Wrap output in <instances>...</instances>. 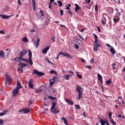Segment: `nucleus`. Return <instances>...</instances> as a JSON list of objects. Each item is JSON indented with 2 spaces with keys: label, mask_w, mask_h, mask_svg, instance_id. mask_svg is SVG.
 <instances>
[{
  "label": "nucleus",
  "mask_w": 125,
  "mask_h": 125,
  "mask_svg": "<svg viewBox=\"0 0 125 125\" xmlns=\"http://www.w3.org/2000/svg\"><path fill=\"white\" fill-rule=\"evenodd\" d=\"M115 66H116V63H113L112 64V68L113 69V70H115V69H116V67H115Z\"/></svg>",
  "instance_id": "nucleus-49"
},
{
  "label": "nucleus",
  "mask_w": 125,
  "mask_h": 125,
  "mask_svg": "<svg viewBox=\"0 0 125 125\" xmlns=\"http://www.w3.org/2000/svg\"><path fill=\"white\" fill-rule=\"evenodd\" d=\"M105 124L107 125H110V124H109V123L108 122V121L106 120V121L105 122Z\"/></svg>",
  "instance_id": "nucleus-64"
},
{
  "label": "nucleus",
  "mask_w": 125,
  "mask_h": 125,
  "mask_svg": "<svg viewBox=\"0 0 125 125\" xmlns=\"http://www.w3.org/2000/svg\"><path fill=\"white\" fill-rule=\"evenodd\" d=\"M77 76L79 79H82L83 78V76L80 74H77Z\"/></svg>",
  "instance_id": "nucleus-48"
},
{
  "label": "nucleus",
  "mask_w": 125,
  "mask_h": 125,
  "mask_svg": "<svg viewBox=\"0 0 125 125\" xmlns=\"http://www.w3.org/2000/svg\"><path fill=\"white\" fill-rule=\"evenodd\" d=\"M75 11L76 12H77V13H78V11L80 10V9H81V7H80L79 6V5H78L77 4H75Z\"/></svg>",
  "instance_id": "nucleus-19"
},
{
  "label": "nucleus",
  "mask_w": 125,
  "mask_h": 125,
  "mask_svg": "<svg viewBox=\"0 0 125 125\" xmlns=\"http://www.w3.org/2000/svg\"><path fill=\"white\" fill-rule=\"evenodd\" d=\"M60 13H61V15L62 16L64 14V12L62 10H60Z\"/></svg>",
  "instance_id": "nucleus-50"
},
{
  "label": "nucleus",
  "mask_w": 125,
  "mask_h": 125,
  "mask_svg": "<svg viewBox=\"0 0 125 125\" xmlns=\"http://www.w3.org/2000/svg\"><path fill=\"white\" fill-rule=\"evenodd\" d=\"M0 34H1V35H5V32H4V30H1L0 31Z\"/></svg>",
  "instance_id": "nucleus-45"
},
{
  "label": "nucleus",
  "mask_w": 125,
  "mask_h": 125,
  "mask_svg": "<svg viewBox=\"0 0 125 125\" xmlns=\"http://www.w3.org/2000/svg\"><path fill=\"white\" fill-rule=\"evenodd\" d=\"M76 90L78 93V98H77V99H81V98L83 97V88L81 86L77 87Z\"/></svg>",
  "instance_id": "nucleus-2"
},
{
  "label": "nucleus",
  "mask_w": 125,
  "mask_h": 125,
  "mask_svg": "<svg viewBox=\"0 0 125 125\" xmlns=\"http://www.w3.org/2000/svg\"><path fill=\"white\" fill-rule=\"evenodd\" d=\"M70 76H71V75H64V76H63V78H64L65 80H67V81H68L69 78H70Z\"/></svg>",
  "instance_id": "nucleus-29"
},
{
  "label": "nucleus",
  "mask_w": 125,
  "mask_h": 125,
  "mask_svg": "<svg viewBox=\"0 0 125 125\" xmlns=\"http://www.w3.org/2000/svg\"><path fill=\"white\" fill-rule=\"evenodd\" d=\"M28 56L29 57V59L31 60L32 59V52H31V50H29L28 51Z\"/></svg>",
  "instance_id": "nucleus-30"
},
{
  "label": "nucleus",
  "mask_w": 125,
  "mask_h": 125,
  "mask_svg": "<svg viewBox=\"0 0 125 125\" xmlns=\"http://www.w3.org/2000/svg\"><path fill=\"white\" fill-rule=\"evenodd\" d=\"M69 73L71 74V75H74V72H73L72 70L69 71Z\"/></svg>",
  "instance_id": "nucleus-56"
},
{
  "label": "nucleus",
  "mask_w": 125,
  "mask_h": 125,
  "mask_svg": "<svg viewBox=\"0 0 125 125\" xmlns=\"http://www.w3.org/2000/svg\"><path fill=\"white\" fill-rule=\"evenodd\" d=\"M107 121V119H101V121H100V123H101V125H105V124H106V122Z\"/></svg>",
  "instance_id": "nucleus-15"
},
{
  "label": "nucleus",
  "mask_w": 125,
  "mask_h": 125,
  "mask_svg": "<svg viewBox=\"0 0 125 125\" xmlns=\"http://www.w3.org/2000/svg\"><path fill=\"white\" fill-rule=\"evenodd\" d=\"M30 110H31V109H23L24 114H28V113L30 112Z\"/></svg>",
  "instance_id": "nucleus-22"
},
{
  "label": "nucleus",
  "mask_w": 125,
  "mask_h": 125,
  "mask_svg": "<svg viewBox=\"0 0 125 125\" xmlns=\"http://www.w3.org/2000/svg\"><path fill=\"white\" fill-rule=\"evenodd\" d=\"M50 74H51L52 75L53 74H56V71H55L54 70H51Z\"/></svg>",
  "instance_id": "nucleus-47"
},
{
  "label": "nucleus",
  "mask_w": 125,
  "mask_h": 125,
  "mask_svg": "<svg viewBox=\"0 0 125 125\" xmlns=\"http://www.w3.org/2000/svg\"><path fill=\"white\" fill-rule=\"evenodd\" d=\"M20 113H21L22 112H24V109H21L19 111Z\"/></svg>",
  "instance_id": "nucleus-60"
},
{
  "label": "nucleus",
  "mask_w": 125,
  "mask_h": 125,
  "mask_svg": "<svg viewBox=\"0 0 125 125\" xmlns=\"http://www.w3.org/2000/svg\"><path fill=\"white\" fill-rule=\"evenodd\" d=\"M18 65V66L21 67V68H24L27 66V63H22V62L19 63Z\"/></svg>",
  "instance_id": "nucleus-13"
},
{
  "label": "nucleus",
  "mask_w": 125,
  "mask_h": 125,
  "mask_svg": "<svg viewBox=\"0 0 125 125\" xmlns=\"http://www.w3.org/2000/svg\"><path fill=\"white\" fill-rule=\"evenodd\" d=\"M106 84H111L112 83V82H111V80L109 79L106 81Z\"/></svg>",
  "instance_id": "nucleus-33"
},
{
  "label": "nucleus",
  "mask_w": 125,
  "mask_h": 125,
  "mask_svg": "<svg viewBox=\"0 0 125 125\" xmlns=\"http://www.w3.org/2000/svg\"><path fill=\"white\" fill-rule=\"evenodd\" d=\"M56 105H57V104H56L55 102H53L52 103V106L51 108H52V109H53V108H55V106H56Z\"/></svg>",
  "instance_id": "nucleus-26"
},
{
  "label": "nucleus",
  "mask_w": 125,
  "mask_h": 125,
  "mask_svg": "<svg viewBox=\"0 0 125 125\" xmlns=\"http://www.w3.org/2000/svg\"><path fill=\"white\" fill-rule=\"evenodd\" d=\"M109 118L110 120H111L112 119V112H109Z\"/></svg>",
  "instance_id": "nucleus-43"
},
{
  "label": "nucleus",
  "mask_w": 125,
  "mask_h": 125,
  "mask_svg": "<svg viewBox=\"0 0 125 125\" xmlns=\"http://www.w3.org/2000/svg\"><path fill=\"white\" fill-rule=\"evenodd\" d=\"M81 59L82 62H83V63L85 62V60H84V59H83L82 58H81Z\"/></svg>",
  "instance_id": "nucleus-54"
},
{
  "label": "nucleus",
  "mask_w": 125,
  "mask_h": 125,
  "mask_svg": "<svg viewBox=\"0 0 125 125\" xmlns=\"http://www.w3.org/2000/svg\"><path fill=\"white\" fill-rule=\"evenodd\" d=\"M65 101H66V103L69 104V105H74V102H73V101H72L71 100L65 99Z\"/></svg>",
  "instance_id": "nucleus-14"
},
{
  "label": "nucleus",
  "mask_w": 125,
  "mask_h": 125,
  "mask_svg": "<svg viewBox=\"0 0 125 125\" xmlns=\"http://www.w3.org/2000/svg\"><path fill=\"white\" fill-rule=\"evenodd\" d=\"M18 2L19 4H20V5L22 4V3H21V1H20V0H18Z\"/></svg>",
  "instance_id": "nucleus-61"
},
{
  "label": "nucleus",
  "mask_w": 125,
  "mask_h": 125,
  "mask_svg": "<svg viewBox=\"0 0 125 125\" xmlns=\"http://www.w3.org/2000/svg\"><path fill=\"white\" fill-rule=\"evenodd\" d=\"M113 20L114 23H118V22L120 21V18H118L117 19L113 18Z\"/></svg>",
  "instance_id": "nucleus-27"
},
{
  "label": "nucleus",
  "mask_w": 125,
  "mask_h": 125,
  "mask_svg": "<svg viewBox=\"0 0 125 125\" xmlns=\"http://www.w3.org/2000/svg\"><path fill=\"white\" fill-rule=\"evenodd\" d=\"M28 62L30 65H31V66L33 65V61L32 60V59H31V60L29 59Z\"/></svg>",
  "instance_id": "nucleus-34"
},
{
  "label": "nucleus",
  "mask_w": 125,
  "mask_h": 125,
  "mask_svg": "<svg viewBox=\"0 0 125 125\" xmlns=\"http://www.w3.org/2000/svg\"><path fill=\"white\" fill-rule=\"evenodd\" d=\"M110 121L111 122V124L114 125H117V123H116L113 119H110Z\"/></svg>",
  "instance_id": "nucleus-31"
},
{
  "label": "nucleus",
  "mask_w": 125,
  "mask_h": 125,
  "mask_svg": "<svg viewBox=\"0 0 125 125\" xmlns=\"http://www.w3.org/2000/svg\"><path fill=\"white\" fill-rule=\"evenodd\" d=\"M49 49V46H47L45 48L43 49L42 50V53H44V54H46V53H47V51Z\"/></svg>",
  "instance_id": "nucleus-17"
},
{
  "label": "nucleus",
  "mask_w": 125,
  "mask_h": 125,
  "mask_svg": "<svg viewBox=\"0 0 125 125\" xmlns=\"http://www.w3.org/2000/svg\"><path fill=\"white\" fill-rule=\"evenodd\" d=\"M46 60L47 61L48 63H50V64H52V65H54V63L51 62L49 60H48V59L46 58Z\"/></svg>",
  "instance_id": "nucleus-42"
},
{
  "label": "nucleus",
  "mask_w": 125,
  "mask_h": 125,
  "mask_svg": "<svg viewBox=\"0 0 125 125\" xmlns=\"http://www.w3.org/2000/svg\"><path fill=\"white\" fill-rule=\"evenodd\" d=\"M115 10L117 11V14L118 16H121V13L119 12V9H116Z\"/></svg>",
  "instance_id": "nucleus-36"
},
{
  "label": "nucleus",
  "mask_w": 125,
  "mask_h": 125,
  "mask_svg": "<svg viewBox=\"0 0 125 125\" xmlns=\"http://www.w3.org/2000/svg\"><path fill=\"white\" fill-rule=\"evenodd\" d=\"M76 109H77V110H80L81 109V106H80L79 105H76Z\"/></svg>",
  "instance_id": "nucleus-41"
},
{
  "label": "nucleus",
  "mask_w": 125,
  "mask_h": 125,
  "mask_svg": "<svg viewBox=\"0 0 125 125\" xmlns=\"http://www.w3.org/2000/svg\"><path fill=\"white\" fill-rule=\"evenodd\" d=\"M40 12H41V13L42 14V16H44V14H43V11L41 10Z\"/></svg>",
  "instance_id": "nucleus-55"
},
{
  "label": "nucleus",
  "mask_w": 125,
  "mask_h": 125,
  "mask_svg": "<svg viewBox=\"0 0 125 125\" xmlns=\"http://www.w3.org/2000/svg\"><path fill=\"white\" fill-rule=\"evenodd\" d=\"M83 115L84 118H85V117H86V115H85V112H83Z\"/></svg>",
  "instance_id": "nucleus-59"
},
{
  "label": "nucleus",
  "mask_w": 125,
  "mask_h": 125,
  "mask_svg": "<svg viewBox=\"0 0 125 125\" xmlns=\"http://www.w3.org/2000/svg\"><path fill=\"white\" fill-rule=\"evenodd\" d=\"M90 63H94V60H93V58L91 59Z\"/></svg>",
  "instance_id": "nucleus-57"
},
{
  "label": "nucleus",
  "mask_w": 125,
  "mask_h": 125,
  "mask_svg": "<svg viewBox=\"0 0 125 125\" xmlns=\"http://www.w3.org/2000/svg\"><path fill=\"white\" fill-rule=\"evenodd\" d=\"M19 93V89L16 88L14 89L13 92V96H16L17 94Z\"/></svg>",
  "instance_id": "nucleus-9"
},
{
  "label": "nucleus",
  "mask_w": 125,
  "mask_h": 125,
  "mask_svg": "<svg viewBox=\"0 0 125 125\" xmlns=\"http://www.w3.org/2000/svg\"><path fill=\"white\" fill-rule=\"evenodd\" d=\"M27 53H28V50H27L21 51L19 54L20 57H18L17 59H19V60H21V61H23V62L28 63L29 62V60L23 58L24 56H25V55H26V54H27Z\"/></svg>",
  "instance_id": "nucleus-1"
},
{
  "label": "nucleus",
  "mask_w": 125,
  "mask_h": 125,
  "mask_svg": "<svg viewBox=\"0 0 125 125\" xmlns=\"http://www.w3.org/2000/svg\"><path fill=\"white\" fill-rule=\"evenodd\" d=\"M95 41L94 42H98V37L95 34H94Z\"/></svg>",
  "instance_id": "nucleus-24"
},
{
  "label": "nucleus",
  "mask_w": 125,
  "mask_h": 125,
  "mask_svg": "<svg viewBox=\"0 0 125 125\" xmlns=\"http://www.w3.org/2000/svg\"><path fill=\"white\" fill-rule=\"evenodd\" d=\"M28 86L29 88H34V84H28Z\"/></svg>",
  "instance_id": "nucleus-37"
},
{
  "label": "nucleus",
  "mask_w": 125,
  "mask_h": 125,
  "mask_svg": "<svg viewBox=\"0 0 125 125\" xmlns=\"http://www.w3.org/2000/svg\"><path fill=\"white\" fill-rule=\"evenodd\" d=\"M49 81H50V85H53V83H55V81L54 78L50 79L49 80Z\"/></svg>",
  "instance_id": "nucleus-21"
},
{
  "label": "nucleus",
  "mask_w": 125,
  "mask_h": 125,
  "mask_svg": "<svg viewBox=\"0 0 125 125\" xmlns=\"http://www.w3.org/2000/svg\"><path fill=\"white\" fill-rule=\"evenodd\" d=\"M51 112L52 113H53V114H54L55 115H56L58 113H60V111L57 110V109H56V108L53 107V108H51Z\"/></svg>",
  "instance_id": "nucleus-7"
},
{
  "label": "nucleus",
  "mask_w": 125,
  "mask_h": 125,
  "mask_svg": "<svg viewBox=\"0 0 125 125\" xmlns=\"http://www.w3.org/2000/svg\"><path fill=\"white\" fill-rule=\"evenodd\" d=\"M33 9L35 11L37 8L36 6V0H32Z\"/></svg>",
  "instance_id": "nucleus-16"
},
{
  "label": "nucleus",
  "mask_w": 125,
  "mask_h": 125,
  "mask_svg": "<svg viewBox=\"0 0 125 125\" xmlns=\"http://www.w3.org/2000/svg\"><path fill=\"white\" fill-rule=\"evenodd\" d=\"M39 45H40V39L38 38L37 42L35 46L37 48H38V47H39Z\"/></svg>",
  "instance_id": "nucleus-25"
},
{
  "label": "nucleus",
  "mask_w": 125,
  "mask_h": 125,
  "mask_svg": "<svg viewBox=\"0 0 125 125\" xmlns=\"http://www.w3.org/2000/svg\"><path fill=\"white\" fill-rule=\"evenodd\" d=\"M28 105H29V106H31V105H32V102L29 101V103H28Z\"/></svg>",
  "instance_id": "nucleus-63"
},
{
  "label": "nucleus",
  "mask_w": 125,
  "mask_h": 125,
  "mask_svg": "<svg viewBox=\"0 0 125 125\" xmlns=\"http://www.w3.org/2000/svg\"><path fill=\"white\" fill-rule=\"evenodd\" d=\"M64 121V123L65 125H67V120L65 119V120H64V121Z\"/></svg>",
  "instance_id": "nucleus-62"
},
{
  "label": "nucleus",
  "mask_w": 125,
  "mask_h": 125,
  "mask_svg": "<svg viewBox=\"0 0 125 125\" xmlns=\"http://www.w3.org/2000/svg\"><path fill=\"white\" fill-rule=\"evenodd\" d=\"M75 46L76 49H79V45H78L77 44H75Z\"/></svg>",
  "instance_id": "nucleus-52"
},
{
  "label": "nucleus",
  "mask_w": 125,
  "mask_h": 125,
  "mask_svg": "<svg viewBox=\"0 0 125 125\" xmlns=\"http://www.w3.org/2000/svg\"><path fill=\"white\" fill-rule=\"evenodd\" d=\"M100 46H101V45H100V43H98V42H94V51H97Z\"/></svg>",
  "instance_id": "nucleus-4"
},
{
  "label": "nucleus",
  "mask_w": 125,
  "mask_h": 125,
  "mask_svg": "<svg viewBox=\"0 0 125 125\" xmlns=\"http://www.w3.org/2000/svg\"><path fill=\"white\" fill-rule=\"evenodd\" d=\"M106 45L108 46V47H110V52L112 53V55H114L115 53V49L111 46H110L109 43H106Z\"/></svg>",
  "instance_id": "nucleus-8"
},
{
  "label": "nucleus",
  "mask_w": 125,
  "mask_h": 125,
  "mask_svg": "<svg viewBox=\"0 0 125 125\" xmlns=\"http://www.w3.org/2000/svg\"><path fill=\"white\" fill-rule=\"evenodd\" d=\"M107 22V20L106 19V18L103 17L101 19V23L103 24V26H105L106 25V22Z\"/></svg>",
  "instance_id": "nucleus-11"
},
{
  "label": "nucleus",
  "mask_w": 125,
  "mask_h": 125,
  "mask_svg": "<svg viewBox=\"0 0 125 125\" xmlns=\"http://www.w3.org/2000/svg\"><path fill=\"white\" fill-rule=\"evenodd\" d=\"M33 73L35 75H37L39 77H42V76H44V73L42 72L38 71L37 70H33Z\"/></svg>",
  "instance_id": "nucleus-5"
},
{
  "label": "nucleus",
  "mask_w": 125,
  "mask_h": 125,
  "mask_svg": "<svg viewBox=\"0 0 125 125\" xmlns=\"http://www.w3.org/2000/svg\"><path fill=\"white\" fill-rule=\"evenodd\" d=\"M98 77V80H99L101 83H103V78H102V76L100 75V74H98L97 75Z\"/></svg>",
  "instance_id": "nucleus-12"
},
{
  "label": "nucleus",
  "mask_w": 125,
  "mask_h": 125,
  "mask_svg": "<svg viewBox=\"0 0 125 125\" xmlns=\"http://www.w3.org/2000/svg\"><path fill=\"white\" fill-rule=\"evenodd\" d=\"M22 41L23 42H29V40L26 37L23 38Z\"/></svg>",
  "instance_id": "nucleus-28"
},
{
  "label": "nucleus",
  "mask_w": 125,
  "mask_h": 125,
  "mask_svg": "<svg viewBox=\"0 0 125 125\" xmlns=\"http://www.w3.org/2000/svg\"><path fill=\"white\" fill-rule=\"evenodd\" d=\"M0 57L2 58H4V57H5V56H4V53L2 50L0 51Z\"/></svg>",
  "instance_id": "nucleus-20"
},
{
  "label": "nucleus",
  "mask_w": 125,
  "mask_h": 125,
  "mask_svg": "<svg viewBox=\"0 0 125 125\" xmlns=\"http://www.w3.org/2000/svg\"><path fill=\"white\" fill-rule=\"evenodd\" d=\"M35 31L36 30H35V29L33 28V29L30 30V32L33 33L34 32H35Z\"/></svg>",
  "instance_id": "nucleus-58"
},
{
  "label": "nucleus",
  "mask_w": 125,
  "mask_h": 125,
  "mask_svg": "<svg viewBox=\"0 0 125 125\" xmlns=\"http://www.w3.org/2000/svg\"><path fill=\"white\" fill-rule=\"evenodd\" d=\"M16 88H18V89H20V88H22V85H21V83L19 82V81H17V85Z\"/></svg>",
  "instance_id": "nucleus-18"
},
{
  "label": "nucleus",
  "mask_w": 125,
  "mask_h": 125,
  "mask_svg": "<svg viewBox=\"0 0 125 125\" xmlns=\"http://www.w3.org/2000/svg\"><path fill=\"white\" fill-rule=\"evenodd\" d=\"M6 113H7V111L6 110H5L3 111L2 112L0 113V117H2V116H4L6 115Z\"/></svg>",
  "instance_id": "nucleus-23"
},
{
  "label": "nucleus",
  "mask_w": 125,
  "mask_h": 125,
  "mask_svg": "<svg viewBox=\"0 0 125 125\" xmlns=\"http://www.w3.org/2000/svg\"><path fill=\"white\" fill-rule=\"evenodd\" d=\"M58 3H59V6L61 7L63 5V4L62 3V1L61 0L57 1Z\"/></svg>",
  "instance_id": "nucleus-32"
},
{
  "label": "nucleus",
  "mask_w": 125,
  "mask_h": 125,
  "mask_svg": "<svg viewBox=\"0 0 125 125\" xmlns=\"http://www.w3.org/2000/svg\"><path fill=\"white\" fill-rule=\"evenodd\" d=\"M5 77H6V78H5L6 81L8 82L9 85H10V84H11V82H12V79H11V77L7 75V74H6Z\"/></svg>",
  "instance_id": "nucleus-3"
},
{
  "label": "nucleus",
  "mask_w": 125,
  "mask_h": 125,
  "mask_svg": "<svg viewBox=\"0 0 125 125\" xmlns=\"http://www.w3.org/2000/svg\"><path fill=\"white\" fill-rule=\"evenodd\" d=\"M3 124V120H0V125Z\"/></svg>",
  "instance_id": "nucleus-53"
},
{
  "label": "nucleus",
  "mask_w": 125,
  "mask_h": 125,
  "mask_svg": "<svg viewBox=\"0 0 125 125\" xmlns=\"http://www.w3.org/2000/svg\"><path fill=\"white\" fill-rule=\"evenodd\" d=\"M13 15H12L11 16H7L5 15H0V17H1L2 19H9V18H10V17H12V16Z\"/></svg>",
  "instance_id": "nucleus-10"
},
{
  "label": "nucleus",
  "mask_w": 125,
  "mask_h": 125,
  "mask_svg": "<svg viewBox=\"0 0 125 125\" xmlns=\"http://www.w3.org/2000/svg\"><path fill=\"white\" fill-rule=\"evenodd\" d=\"M95 11H98V5H95Z\"/></svg>",
  "instance_id": "nucleus-46"
},
{
  "label": "nucleus",
  "mask_w": 125,
  "mask_h": 125,
  "mask_svg": "<svg viewBox=\"0 0 125 125\" xmlns=\"http://www.w3.org/2000/svg\"><path fill=\"white\" fill-rule=\"evenodd\" d=\"M59 54H61V55H62L63 56H64V57H67V58H72L73 57L72 56L70 55L68 53H63L62 52H60L58 56H59Z\"/></svg>",
  "instance_id": "nucleus-6"
},
{
  "label": "nucleus",
  "mask_w": 125,
  "mask_h": 125,
  "mask_svg": "<svg viewBox=\"0 0 125 125\" xmlns=\"http://www.w3.org/2000/svg\"><path fill=\"white\" fill-rule=\"evenodd\" d=\"M33 83H34V80L33 79H30L29 80V82L27 83H28V84H33Z\"/></svg>",
  "instance_id": "nucleus-38"
},
{
  "label": "nucleus",
  "mask_w": 125,
  "mask_h": 125,
  "mask_svg": "<svg viewBox=\"0 0 125 125\" xmlns=\"http://www.w3.org/2000/svg\"><path fill=\"white\" fill-rule=\"evenodd\" d=\"M42 89H39V90L37 89L36 90V92L37 93H40V92H42Z\"/></svg>",
  "instance_id": "nucleus-40"
},
{
  "label": "nucleus",
  "mask_w": 125,
  "mask_h": 125,
  "mask_svg": "<svg viewBox=\"0 0 125 125\" xmlns=\"http://www.w3.org/2000/svg\"><path fill=\"white\" fill-rule=\"evenodd\" d=\"M52 41L53 42H55V36L52 37Z\"/></svg>",
  "instance_id": "nucleus-51"
},
{
  "label": "nucleus",
  "mask_w": 125,
  "mask_h": 125,
  "mask_svg": "<svg viewBox=\"0 0 125 125\" xmlns=\"http://www.w3.org/2000/svg\"><path fill=\"white\" fill-rule=\"evenodd\" d=\"M48 98L49 99H50L51 100H55L56 98L49 96H48Z\"/></svg>",
  "instance_id": "nucleus-35"
},
{
  "label": "nucleus",
  "mask_w": 125,
  "mask_h": 125,
  "mask_svg": "<svg viewBox=\"0 0 125 125\" xmlns=\"http://www.w3.org/2000/svg\"><path fill=\"white\" fill-rule=\"evenodd\" d=\"M18 71L19 72H21V73H23V69L22 68H18Z\"/></svg>",
  "instance_id": "nucleus-44"
},
{
  "label": "nucleus",
  "mask_w": 125,
  "mask_h": 125,
  "mask_svg": "<svg viewBox=\"0 0 125 125\" xmlns=\"http://www.w3.org/2000/svg\"><path fill=\"white\" fill-rule=\"evenodd\" d=\"M53 79L55 82H58V78H57V77L55 76L53 77Z\"/></svg>",
  "instance_id": "nucleus-39"
}]
</instances>
